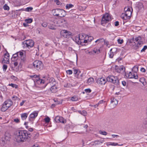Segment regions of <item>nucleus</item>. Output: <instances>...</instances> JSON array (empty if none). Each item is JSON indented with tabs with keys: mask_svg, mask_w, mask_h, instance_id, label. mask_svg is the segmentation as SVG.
<instances>
[{
	"mask_svg": "<svg viewBox=\"0 0 147 147\" xmlns=\"http://www.w3.org/2000/svg\"><path fill=\"white\" fill-rule=\"evenodd\" d=\"M34 81V82L36 81V83L38 84H43L45 82V80H44L40 79L38 77Z\"/></svg>",
	"mask_w": 147,
	"mask_h": 147,
	"instance_id": "nucleus-22",
	"label": "nucleus"
},
{
	"mask_svg": "<svg viewBox=\"0 0 147 147\" xmlns=\"http://www.w3.org/2000/svg\"><path fill=\"white\" fill-rule=\"evenodd\" d=\"M25 21L27 23H30L32 22V19L31 18L26 19L25 20Z\"/></svg>",
	"mask_w": 147,
	"mask_h": 147,
	"instance_id": "nucleus-39",
	"label": "nucleus"
},
{
	"mask_svg": "<svg viewBox=\"0 0 147 147\" xmlns=\"http://www.w3.org/2000/svg\"><path fill=\"white\" fill-rule=\"evenodd\" d=\"M88 39L86 40L87 43L91 42L92 40L93 39V37L91 36H88Z\"/></svg>",
	"mask_w": 147,
	"mask_h": 147,
	"instance_id": "nucleus-38",
	"label": "nucleus"
},
{
	"mask_svg": "<svg viewBox=\"0 0 147 147\" xmlns=\"http://www.w3.org/2000/svg\"><path fill=\"white\" fill-rule=\"evenodd\" d=\"M117 145H118V144L117 143H114V142L111 143V145H112V146H115Z\"/></svg>",
	"mask_w": 147,
	"mask_h": 147,
	"instance_id": "nucleus-62",
	"label": "nucleus"
},
{
	"mask_svg": "<svg viewBox=\"0 0 147 147\" xmlns=\"http://www.w3.org/2000/svg\"><path fill=\"white\" fill-rule=\"evenodd\" d=\"M86 34H80L76 37V41L78 44L83 45V43H87L86 40L85 38L86 37Z\"/></svg>",
	"mask_w": 147,
	"mask_h": 147,
	"instance_id": "nucleus-4",
	"label": "nucleus"
},
{
	"mask_svg": "<svg viewBox=\"0 0 147 147\" xmlns=\"http://www.w3.org/2000/svg\"><path fill=\"white\" fill-rule=\"evenodd\" d=\"M8 108L13 104V102L10 100H7L3 103Z\"/></svg>",
	"mask_w": 147,
	"mask_h": 147,
	"instance_id": "nucleus-23",
	"label": "nucleus"
},
{
	"mask_svg": "<svg viewBox=\"0 0 147 147\" xmlns=\"http://www.w3.org/2000/svg\"><path fill=\"white\" fill-rule=\"evenodd\" d=\"M71 100L72 101H76L78 100V98L76 96H74L71 97Z\"/></svg>",
	"mask_w": 147,
	"mask_h": 147,
	"instance_id": "nucleus-37",
	"label": "nucleus"
},
{
	"mask_svg": "<svg viewBox=\"0 0 147 147\" xmlns=\"http://www.w3.org/2000/svg\"><path fill=\"white\" fill-rule=\"evenodd\" d=\"M11 139V135L8 133H6L5 135V138L2 139L1 143L4 145L6 144L7 141H9Z\"/></svg>",
	"mask_w": 147,
	"mask_h": 147,
	"instance_id": "nucleus-10",
	"label": "nucleus"
},
{
	"mask_svg": "<svg viewBox=\"0 0 147 147\" xmlns=\"http://www.w3.org/2000/svg\"><path fill=\"white\" fill-rule=\"evenodd\" d=\"M74 5L71 4H67L65 6V8L67 9H68L72 8Z\"/></svg>",
	"mask_w": 147,
	"mask_h": 147,
	"instance_id": "nucleus-35",
	"label": "nucleus"
},
{
	"mask_svg": "<svg viewBox=\"0 0 147 147\" xmlns=\"http://www.w3.org/2000/svg\"><path fill=\"white\" fill-rule=\"evenodd\" d=\"M8 108L3 103L1 110V111L5 112L7 110Z\"/></svg>",
	"mask_w": 147,
	"mask_h": 147,
	"instance_id": "nucleus-28",
	"label": "nucleus"
},
{
	"mask_svg": "<svg viewBox=\"0 0 147 147\" xmlns=\"http://www.w3.org/2000/svg\"><path fill=\"white\" fill-rule=\"evenodd\" d=\"M115 69L116 72L119 73L124 72L125 70L124 67L123 66H116Z\"/></svg>",
	"mask_w": 147,
	"mask_h": 147,
	"instance_id": "nucleus-19",
	"label": "nucleus"
},
{
	"mask_svg": "<svg viewBox=\"0 0 147 147\" xmlns=\"http://www.w3.org/2000/svg\"><path fill=\"white\" fill-rule=\"evenodd\" d=\"M60 34L61 36L65 38L69 37L71 34V33L67 30H63L61 31Z\"/></svg>",
	"mask_w": 147,
	"mask_h": 147,
	"instance_id": "nucleus-12",
	"label": "nucleus"
},
{
	"mask_svg": "<svg viewBox=\"0 0 147 147\" xmlns=\"http://www.w3.org/2000/svg\"><path fill=\"white\" fill-rule=\"evenodd\" d=\"M34 67L36 70L38 71L42 70L43 67L42 63L40 61L36 60L33 63Z\"/></svg>",
	"mask_w": 147,
	"mask_h": 147,
	"instance_id": "nucleus-5",
	"label": "nucleus"
},
{
	"mask_svg": "<svg viewBox=\"0 0 147 147\" xmlns=\"http://www.w3.org/2000/svg\"><path fill=\"white\" fill-rule=\"evenodd\" d=\"M103 102V100H100L98 103L97 104H96V105H94V107L95 108L96 107V106H98V105L100 104L101 103H102Z\"/></svg>",
	"mask_w": 147,
	"mask_h": 147,
	"instance_id": "nucleus-53",
	"label": "nucleus"
},
{
	"mask_svg": "<svg viewBox=\"0 0 147 147\" xmlns=\"http://www.w3.org/2000/svg\"><path fill=\"white\" fill-rule=\"evenodd\" d=\"M99 133L105 136H106L107 134V133L105 131H99Z\"/></svg>",
	"mask_w": 147,
	"mask_h": 147,
	"instance_id": "nucleus-43",
	"label": "nucleus"
},
{
	"mask_svg": "<svg viewBox=\"0 0 147 147\" xmlns=\"http://www.w3.org/2000/svg\"><path fill=\"white\" fill-rule=\"evenodd\" d=\"M66 72L67 74L69 75H71L72 74L73 72L71 70H67Z\"/></svg>",
	"mask_w": 147,
	"mask_h": 147,
	"instance_id": "nucleus-47",
	"label": "nucleus"
},
{
	"mask_svg": "<svg viewBox=\"0 0 147 147\" xmlns=\"http://www.w3.org/2000/svg\"><path fill=\"white\" fill-rule=\"evenodd\" d=\"M78 112H79L81 115L84 116H86L87 114V113L86 111H79Z\"/></svg>",
	"mask_w": 147,
	"mask_h": 147,
	"instance_id": "nucleus-34",
	"label": "nucleus"
},
{
	"mask_svg": "<svg viewBox=\"0 0 147 147\" xmlns=\"http://www.w3.org/2000/svg\"><path fill=\"white\" fill-rule=\"evenodd\" d=\"M107 81L106 79L102 77L98 78L96 81V82L98 84L104 85L106 83Z\"/></svg>",
	"mask_w": 147,
	"mask_h": 147,
	"instance_id": "nucleus-17",
	"label": "nucleus"
},
{
	"mask_svg": "<svg viewBox=\"0 0 147 147\" xmlns=\"http://www.w3.org/2000/svg\"><path fill=\"white\" fill-rule=\"evenodd\" d=\"M140 71L143 72H145L146 71L145 69L144 68H142L140 69Z\"/></svg>",
	"mask_w": 147,
	"mask_h": 147,
	"instance_id": "nucleus-60",
	"label": "nucleus"
},
{
	"mask_svg": "<svg viewBox=\"0 0 147 147\" xmlns=\"http://www.w3.org/2000/svg\"><path fill=\"white\" fill-rule=\"evenodd\" d=\"M94 82V78L92 77L89 78L87 81V83L88 85H90L93 84Z\"/></svg>",
	"mask_w": 147,
	"mask_h": 147,
	"instance_id": "nucleus-26",
	"label": "nucleus"
},
{
	"mask_svg": "<svg viewBox=\"0 0 147 147\" xmlns=\"http://www.w3.org/2000/svg\"><path fill=\"white\" fill-rule=\"evenodd\" d=\"M31 135L29 132L26 131H19L16 136V139L17 142H24L28 138H30Z\"/></svg>",
	"mask_w": 147,
	"mask_h": 147,
	"instance_id": "nucleus-1",
	"label": "nucleus"
},
{
	"mask_svg": "<svg viewBox=\"0 0 147 147\" xmlns=\"http://www.w3.org/2000/svg\"><path fill=\"white\" fill-rule=\"evenodd\" d=\"M59 0H54V1L55 2L57 5H59L60 4V2L59 1Z\"/></svg>",
	"mask_w": 147,
	"mask_h": 147,
	"instance_id": "nucleus-57",
	"label": "nucleus"
},
{
	"mask_svg": "<svg viewBox=\"0 0 147 147\" xmlns=\"http://www.w3.org/2000/svg\"><path fill=\"white\" fill-rule=\"evenodd\" d=\"M116 50V49L115 48H114L113 49H111L110 51V53H109V57L111 58H112L113 57L114 55L113 52L112 51H115Z\"/></svg>",
	"mask_w": 147,
	"mask_h": 147,
	"instance_id": "nucleus-25",
	"label": "nucleus"
},
{
	"mask_svg": "<svg viewBox=\"0 0 147 147\" xmlns=\"http://www.w3.org/2000/svg\"><path fill=\"white\" fill-rule=\"evenodd\" d=\"M9 53L7 51L4 54V58L2 61L3 63H9Z\"/></svg>",
	"mask_w": 147,
	"mask_h": 147,
	"instance_id": "nucleus-16",
	"label": "nucleus"
},
{
	"mask_svg": "<svg viewBox=\"0 0 147 147\" xmlns=\"http://www.w3.org/2000/svg\"><path fill=\"white\" fill-rule=\"evenodd\" d=\"M57 83L55 80L53 78H51L49 79V82L45 85V87L46 86H51L50 91L52 93H55L57 91Z\"/></svg>",
	"mask_w": 147,
	"mask_h": 147,
	"instance_id": "nucleus-2",
	"label": "nucleus"
},
{
	"mask_svg": "<svg viewBox=\"0 0 147 147\" xmlns=\"http://www.w3.org/2000/svg\"><path fill=\"white\" fill-rule=\"evenodd\" d=\"M50 118L48 117H46L45 119V122L46 123H49L50 121Z\"/></svg>",
	"mask_w": 147,
	"mask_h": 147,
	"instance_id": "nucleus-45",
	"label": "nucleus"
},
{
	"mask_svg": "<svg viewBox=\"0 0 147 147\" xmlns=\"http://www.w3.org/2000/svg\"><path fill=\"white\" fill-rule=\"evenodd\" d=\"M52 13L54 16L60 18L64 17L66 15V12L65 11L60 9L53 10Z\"/></svg>",
	"mask_w": 147,
	"mask_h": 147,
	"instance_id": "nucleus-3",
	"label": "nucleus"
},
{
	"mask_svg": "<svg viewBox=\"0 0 147 147\" xmlns=\"http://www.w3.org/2000/svg\"><path fill=\"white\" fill-rule=\"evenodd\" d=\"M55 121L57 123H66V120L65 119L62 117L59 116H57L55 118Z\"/></svg>",
	"mask_w": 147,
	"mask_h": 147,
	"instance_id": "nucleus-13",
	"label": "nucleus"
},
{
	"mask_svg": "<svg viewBox=\"0 0 147 147\" xmlns=\"http://www.w3.org/2000/svg\"><path fill=\"white\" fill-rule=\"evenodd\" d=\"M111 102L113 105L116 106L118 104V101L115 98H113L111 99Z\"/></svg>",
	"mask_w": 147,
	"mask_h": 147,
	"instance_id": "nucleus-24",
	"label": "nucleus"
},
{
	"mask_svg": "<svg viewBox=\"0 0 147 147\" xmlns=\"http://www.w3.org/2000/svg\"><path fill=\"white\" fill-rule=\"evenodd\" d=\"M17 54L18 55V57H20L22 61H24L25 60V55L23 52L19 51L18 52Z\"/></svg>",
	"mask_w": 147,
	"mask_h": 147,
	"instance_id": "nucleus-20",
	"label": "nucleus"
},
{
	"mask_svg": "<svg viewBox=\"0 0 147 147\" xmlns=\"http://www.w3.org/2000/svg\"><path fill=\"white\" fill-rule=\"evenodd\" d=\"M141 38L140 37H138L136 38H135L134 42H137L138 41H140V40L141 39Z\"/></svg>",
	"mask_w": 147,
	"mask_h": 147,
	"instance_id": "nucleus-44",
	"label": "nucleus"
},
{
	"mask_svg": "<svg viewBox=\"0 0 147 147\" xmlns=\"http://www.w3.org/2000/svg\"><path fill=\"white\" fill-rule=\"evenodd\" d=\"M8 85L9 86H10L13 88H17L18 87V85L15 84L11 83L10 84H9Z\"/></svg>",
	"mask_w": 147,
	"mask_h": 147,
	"instance_id": "nucleus-36",
	"label": "nucleus"
},
{
	"mask_svg": "<svg viewBox=\"0 0 147 147\" xmlns=\"http://www.w3.org/2000/svg\"><path fill=\"white\" fill-rule=\"evenodd\" d=\"M134 42L136 44H137V46L138 47H139L140 46L141 42H140V41H138L137 42Z\"/></svg>",
	"mask_w": 147,
	"mask_h": 147,
	"instance_id": "nucleus-48",
	"label": "nucleus"
},
{
	"mask_svg": "<svg viewBox=\"0 0 147 147\" xmlns=\"http://www.w3.org/2000/svg\"><path fill=\"white\" fill-rule=\"evenodd\" d=\"M41 25L42 26L45 27L47 26V23L46 22H44L42 23Z\"/></svg>",
	"mask_w": 147,
	"mask_h": 147,
	"instance_id": "nucleus-46",
	"label": "nucleus"
},
{
	"mask_svg": "<svg viewBox=\"0 0 147 147\" xmlns=\"http://www.w3.org/2000/svg\"><path fill=\"white\" fill-rule=\"evenodd\" d=\"M3 9L5 10H9V7L6 4H5L3 6Z\"/></svg>",
	"mask_w": 147,
	"mask_h": 147,
	"instance_id": "nucleus-41",
	"label": "nucleus"
},
{
	"mask_svg": "<svg viewBox=\"0 0 147 147\" xmlns=\"http://www.w3.org/2000/svg\"><path fill=\"white\" fill-rule=\"evenodd\" d=\"M51 21L54 24H58L59 26L62 25L63 24H65L67 23V21L65 19H57L55 18H51Z\"/></svg>",
	"mask_w": 147,
	"mask_h": 147,
	"instance_id": "nucleus-7",
	"label": "nucleus"
},
{
	"mask_svg": "<svg viewBox=\"0 0 147 147\" xmlns=\"http://www.w3.org/2000/svg\"><path fill=\"white\" fill-rule=\"evenodd\" d=\"M102 143L98 140H95L92 143V145L94 147H99V145Z\"/></svg>",
	"mask_w": 147,
	"mask_h": 147,
	"instance_id": "nucleus-21",
	"label": "nucleus"
},
{
	"mask_svg": "<svg viewBox=\"0 0 147 147\" xmlns=\"http://www.w3.org/2000/svg\"><path fill=\"white\" fill-rule=\"evenodd\" d=\"M14 65L15 66H17L18 65V61H15L14 63Z\"/></svg>",
	"mask_w": 147,
	"mask_h": 147,
	"instance_id": "nucleus-63",
	"label": "nucleus"
},
{
	"mask_svg": "<svg viewBox=\"0 0 147 147\" xmlns=\"http://www.w3.org/2000/svg\"><path fill=\"white\" fill-rule=\"evenodd\" d=\"M74 74L75 75V76L78 79H81L83 76V74L81 73L80 70L77 69H74L73 70Z\"/></svg>",
	"mask_w": 147,
	"mask_h": 147,
	"instance_id": "nucleus-11",
	"label": "nucleus"
},
{
	"mask_svg": "<svg viewBox=\"0 0 147 147\" xmlns=\"http://www.w3.org/2000/svg\"><path fill=\"white\" fill-rule=\"evenodd\" d=\"M38 111H34L31 114L29 117V120L31 121L33 120L38 115Z\"/></svg>",
	"mask_w": 147,
	"mask_h": 147,
	"instance_id": "nucleus-18",
	"label": "nucleus"
},
{
	"mask_svg": "<svg viewBox=\"0 0 147 147\" xmlns=\"http://www.w3.org/2000/svg\"><path fill=\"white\" fill-rule=\"evenodd\" d=\"M18 57L17 54H13L11 59L12 60V61H15V60H17L18 58Z\"/></svg>",
	"mask_w": 147,
	"mask_h": 147,
	"instance_id": "nucleus-31",
	"label": "nucleus"
},
{
	"mask_svg": "<svg viewBox=\"0 0 147 147\" xmlns=\"http://www.w3.org/2000/svg\"><path fill=\"white\" fill-rule=\"evenodd\" d=\"M104 42V39L103 38H99L95 41V42H98V44L102 42Z\"/></svg>",
	"mask_w": 147,
	"mask_h": 147,
	"instance_id": "nucleus-33",
	"label": "nucleus"
},
{
	"mask_svg": "<svg viewBox=\"0 0 147 147\" xmlns=\"http://www.w3.org/2000/svg\"><path fill=\"white\" fill-rule=\"evenodd\" d=\"M111 17L109 14L107 13L102 17L101 21V25L104 26L106 23L108 22L111 20Z\"/></svg>",
	"mask_w": 147,
	"mask_h": 147,
	"instance_id": "nucleus-9",
	"label": "nucleus"
},
{
	"mask_svg": "<svg viewBox=\"0 0 147 147\" xmlns=\"http://www.w3.org/2000/svg\"><path fill=\"white\" fill-rule=\"evenodd\" d=\"M115 26H117L119 25V22L118 21H116L115 23Z\"/></svg>",
	"mask_w": 147,
	"mask_h": 147,
	"instance_id": "nucleus-61",
	"label": "nucleus"
},
{
	"mask_svg": "<svg viewBox=\"0 0 147 147\" xmlns=\"http://www.w3.org/2000/svg\"><path fill=\"white\" fill-rule=\"evenodd\" d=\"M147 49V46H144L142 49L141 50V52H143V51H144L145 50H146Z\"/></svg>",
	"mask_w": 147,
	"mask_h": 147,
	"instance_id": "nucleus-55",
	"label": "nucleus"
},
{
	"mask_svg": "<svg viewBox=\"0 0 147 147\" xmlns=\"http://www.w3.org/2000/svg\"><path fill=\"white\" fill-rule=\"evenodd\" d=\"M32 9L33 8L32 7H28L26 8L25 10L26 11L30 12L31 11Z\"/></svg>",
	"mask_w": 147,
	"mask_h": 147,
	"instance_id": "nucleus-40",
	"label": "nucleus"
},
{
	"mask_svg": "<svg viewBox=\"0 0 147 147\" xmlns=\"http://www.w3.org/2000/svg\"><path fill=\"white\" fill-rule=\"evenodd\" d=\"M85 91L86 93H89L91 92V90L90 89L88 88L85 89Z\"/></svg>",
	"mask_w": 147,
	"mask_h": 147,
	"instance_id": "nucleus-54",
	"label": "nucleus"
},
{
	"mask_svg": "<svg viewBox=\"0 0 147 147\" xmlns=\"http://www.w3.org/2000/svg\"><path fill=\"white\" fill-rule=\"evenodd\" d=\"M48 27H49V28L50 29H51L52 30L55 29V28L53 25H52V26L49 25Z\"/></svg>",
	"mask_w": 147,
	"mask_h": 147,
	"instance_id": "nucleus-49",
	"label": "nucleus"
},
{
	"mask_svg": "<svg viewBox=\"0 0 147 147\" xmlns=\"http://www.w3.org/2000/svg\"><path fill=\"white\" fill-rule=\"evenodd\" d=\"M13 121L16 123H18L19 122V120L18 119L16 118L14 119L13 120Z\"/></svg>",
	"mask_w": 147,
	"mask_h": 147,
	"instance_id": "nucleus-58",
	"label": "nucleus"
},
{
	"mask_svg": "<svg viewBox=\"0 0 147 147\" xmlns=\"http://www.w3.org/2000/svg\"><path fill=\"white\" fill-rule=\"evenodd\" d=\"M7 67V65H5V64L3 65V71H6Z\"/></svg>",
	"mask_w": 147,
	"mask_h": 147,
	"instance_id": "nucleus-42",
	"label": "nucleus"
},
{
	"mask_svg": "<svg viewBox=\"0 0 147 147\" xmlns=\"http://www.w3.org/2000/svg\"><path fill=\"white\" fill-rule=\"evenodd\" d=\"M26 102L25 100H23L20 104V106H22L24 104V103Z\"/></svg>",
	"mask_w": 147,
	"mask_h": 147,
	"instance_id": "nucleus-59",
	"label": "nucleus"
},
{
	"mask_svg": "<svg viewBox=\"0 0 147 147\" xmlns=\"http://www.w3.org/2000/svg\"><path fill=\"white\" fill-rule=\"evenodd\" d=\"M125 11V13L127 16V17H129L130 19L132 11L133 10L130 7H126L124 9Z\"/></svg>",
	"mask_w": 147,
	"mask_h": 147,
	"instance_id": "nucleus-14",
	"label": "nucleus"
},
{
	"mask_svg": "<svg viewBox=\"0 0 147 147\" xmlns=\"http://www.w3.org/2000/svg\"><path fill=\"white\" fill-rule=\"evenodd\" d=\"M64 86L65 88H71L73 87V86L70 83H65L64 84Z\"/></svg>",
	"mask_w": 147,
	"mask_h": 147,
	"instance_id": "nucleus-32",
	"label": "nucleus"
},
{
	"mask_svg": "<svg viewBox=\"0 0 147 147\" xmlns=\"http://www.w3.org/2000/svg\"><path fill=\"white\" fill-rule=\"evenodd\" d=\"M118 43L120 44H121L123 42V39H118L117 40Z\"/></svg>",
	"mask_w": 147,
	"mask_h": 147,
	"instance_id": "nucleus-50",
	"label": "nucleus"
},
{
	"mask_svg": "<svg viewBox=\"0 0 147 147\" xmlns=\"http://www.w3.org/2000/svg\"><path fill=\"white\" fill-rule=\"evenodd\" d=\"M28 114L26 113H23L21 114V117L22 119L23 120H25L27 118Z\"/></svg>",
	"mask_w": 147,
	"mask_h": 147,
	"instance_id": "nucleus-30",
	"label": "nucleus"
},
{
	"mask_svg": "<svg viewBox=\"0 0 147 147\" xmlns=\"http://www.w3.org/2000/svg\"><path fill=\"white\" fill-rule=\"evenodd\" d=\"M126 76L129 78H134L137 79L138 76L137 74L134 73L129 72V73L125 74Z\"/></svg>",
	"mask_w": 147,
	"mask_h": 147,
	"instance_id": "nucleus-15",
	"label": "nucleus"
},
{
	"mask_svg": "<svg viewBox=\"0 0 147 147\" xmlns=\"http://www.w3.org/2000/svg\"><path fill=\"white\" fill-rule=\"evenodd\" d=\"M34 45V42L32 40L29 39L24 41L22 42V46L24 48H28L30 49Z\"/></svg>",
	"mask_w": 147,
	"mask_h": 147,
	"instance_id": "nucleus-6",
	"label": "nucleus"
},
{
	"mask_svg": "<svg viewBox=\"0 0 147 147\" xmlns=\"http://www.w3.org/2000/svg\"><path fill=\"white\" fill-rule=\"evenodd\" d=\"M132 73L137 74V73L138 71V67L137 66H134L132 69Z\"/></svg>",
	"mask_w": 147,
	"mask_h": 147,
	"instance_id": "nucleus-29",
	"label": "nucleus"
},
{
	"mask_svg": "<svg viewBox=\"0 0 147 147\" xmlns=\"http://www.w3.org/2000/svg\"><path fill=\"white\" fill-rule=\"evenodd\" d=\"M107 81L112 82L116 85H118L119 84V80L117 77L113 76H110L106 78Z\"/></svg>",
	"mask_w": 147,
	"mask_h": 147,
	"instance_id": "nucleus-8",
	"label": "nucleus"
},
{
	"mask_svg": "<svg viewBox=\"0 0 147 147\" xmlns=\"http://www.w3.org/2000/svg\"><path fill=\"white\" fill-rule=\"evenodd\" d=\"M122 84L123 86H125L126 85V82L125 81H123L122 82Z\"/></svg>",
	"mask_w": 147,
	"mask_h": 147,
	"instance_id": "nucleus-64",
	"label": "nucleus"
},
{
	"mask_svg": "<svg viewBox=\"0 0 147 147\" xmlns=\"http://www.w3.org/2000/svg\"><path fill=\"white\" fill-rule=\"evenodd\" d=\"M29 76L31 78H35L36 79L38 77V76L36 75H30Z\"/></svg>",
	"mask_w": 147,
	"mask_h": 147,
	"instance_id": "nucleus-51",
	"label": "nucleus"
},
{
	"mask_svg": "<svg viewBox=\"0 0 147 147\" xmlns=\"http://www.w3.org/2000/svg\"><path fill=\"white\" fill-rule=\"evenodd\" d=\"M121 18H122L124 20H126L129 19V17H127V16H126V15L125 13H122L121 14Z\"/></svg>",
	"mask_w": 147,
	"mask_h": 147,
	"instance_id": "nucleus-27",
	"label": "nucleus"
},
{
	"mask_svg": "<svg viewBox=\"0 0 147 147\" xmlns=\"http://www.w3.org/2000/svg\"><path fill=\"white\" fill-rule=\"evenodd\" d=\"M93 51L96 54H98L100 52L99 50L97 49H94Z\"/></svg>",
	"mask_w": 147,
	"mask_h": 147,
	"instance_id": "nucleus-52",
	"label": "nucleus"
},
{
	"mask_svg": "<svg viewBox=\"0 0 147 147\" xmlns=\"http://www.w3.org/2000/svg\"><path fill=\"white\" fill-rule=\"evenodd\" d=\"M12 98L13 100H17L19 98L17 96H14L12 97Z\"/></svg>",
	"mask_w": 147,
	"mask_h": 147,
	"instance_id": "nucleus-56",
	"label": "nucleus"
}]
</instances>
